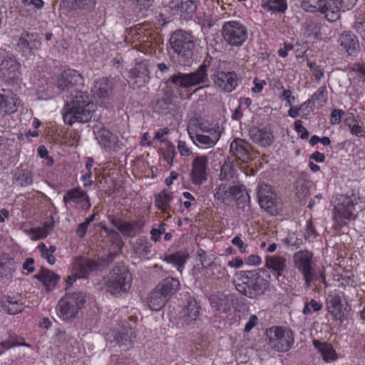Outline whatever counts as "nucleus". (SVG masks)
Listing matches in <instances>:
<instances>
[{
  "label": "nucleus",
  "instance_id": "5",
  "mask_svg": "<svg viewBox=\"0 0 365 365\" xmlns=\"http://www.w3.org/2000/svg\"><path fill=\"white\" fill-rule=\"evenodd\" d=\"M86 302V295L81 292L66 293L56 306V313L60 319L69 321L75 319Z\"/></svg>",
  "mask_w": 365,
  "mask_h": 365
},
{
  "label": "nucleus",
  "instance_id": "12",
  "mask_svg": "<svg viewBox=\"0 0 365 365\" xmlns=\"http://www.w3.org/2000/svg\"><path fill=\"white\" fill-rule=\"evenodd\" d=\"M357 204L356 199L354 196H341L339 202L335 207L336 215H335L336 226L342 227L346 223L344 220H355L356 215H354L355 205Z\"/></svg>",
  "mask_w": 365,
  "mask_h": 365
},
{
  "label": "nucleus",
  "instance_id": "60",
  "mask_svg": "<svg viewBox=\"0 0 365 365\" xmlns=\"http://www.w3.org/2000/svg\"><path fill=\"white\" fill-rule=\"evenodd\" d=\"M176 155L175 146L168 142L166 150L164 153L165 160L170 165L173 164V158Z\"/></svg>",
  "mask_w": 365,
  "mask_h": 365
},
{
  "label": "nucleus",
  "instance_id": "64",
  "mask_svg": "<svg viewBox=\"0 0 365 365\" xmlns=\"http://www.w3.org/2000/svg\"><path fill=\"white\" fill-rule=\"evenodd\" d=\"M52 224H45L43 227H38L35 230H31L33 232H36L38 238H43L47 236L49 230L53 229Z\"/></svg>",
  "mask_w": 365,
  "mask_h": 365
},
{
  "label": "nucleus",
  "instance_id": "8",
  "mask_svg": "<svg viewBox=\"0 0 365 365\" xmlns=\"http://www.w3.org/2000/svg\"><path fill=\"white\" fill-rule=\"evenodd\" d=\"M222 36L229 46L239 47L247 39V29L239 21H226L222 27Z\"/></svg>",
  "mask_w": 365,
  "mask_h": 365
},
{
  "label": "nucleus",
  "instance_id": "51",
  "mask_svg": "<svg viewBox=\"0 0 365 365\" xmlns=\"http://www.w3.org/2000/svg\"><path fill=\"white\" fill-rule=\"evenodd\" d=\"M327 91L326 86H321L308 100V102H312V103H319L320 106H324L327 102Z\"/></svg>",
  "mask_w": 365,
  "mask_h": 365
},
{
  "label": "nucleus",
  "instance_id": "43",
  "mask_svg": "<svg viewBox=\"0 0 365 365\" xmlns=\"http://www.w3.org/2000/svg\"><path fill=\"white\" fill-rule=\"evenodd\" d=\"M169 299L166 298L158 289H155L148 299V305L154 311L160 310Z\"/></svg>",
  "mask_w": 365,
  "mask_h": 365
},
{
  "label": "nucleus",
  "instance_id": "37",
  "mask_svg": "<svg viewBox=\"0 0 365 365\" xmlns=\"http://www.w3.org/2000/svg\"><path fill=\"white\" fill-rule=\"evenodd\" d=\"M341 10L335 0H324L321 7V14L330 22H334L340 18Z\"/></svg>",
  "mask_w": 365,
  "mask_h": 365
},
{
  "label": "nucleus",
  "instance_id": "40",
  "mask_svg": "<svg viewBox=\"0 0 365 365\" xmlns=\"http://www.w3.org/2000/svg\"><path fill=\"white\" fill-rule=\"evenodd\" d=\"M94 96L98 98L106 99L112 94V86L106 78H101L95 81L93 89Z\"/></svg>",
  "mask_w": 365,
  "mask_h": 365
},
{
  "label": "nucleus",
  "instance_id": "24",
  "mask_svg": "<svg viewBox=\"0 0 365 365\" xmlns=\"http://www.w3.org/2000/svg\"><path fill=\"white\" fill-rule=\"evenodd\" d=\"M240 184L221 183L214 191V197L222 203L229 204L240 191Z\"/></svg>",
  "mask_w": 365,
  "mask_h": 365
},
{
  "label": "nucleus",
  "instance_id": "53",
  "mask_svg": "<svg viewBox=\"0 0 365 365\" xmlns=\"http://www.w3.org/2000/svg\"><path fill=\"white\" fill-rule=\"evenodd\" d=\"M207 268L211 271L210 277L214 279H221L225 275L226 269L220 264L211 262L208 264Z\"/></svg>",
  "mask_w": 365,
  "mask_h": 365
},
{
  "label": "nucleus",
  "instance_id": "13",
  "mask_svg": "<svg viewBox=\"0 0 365 365\" xmlns=\"http://www.w3.org/2000/svg\"><path fill=\"white\" fill-rule=\"evenodd\" d=\"M63 202L66 207L70 205L75 209L88 210L91 207L90 197L86 191L77 187L67 190L63 197Z\"/></svg>",
  "mask_w": 365,
  "mask_h": 365
},
{
  "label": "nucleus",
  "instance_id": "2",
  "mask_svg": "<svg viewBox=\"0 0 365 365\" xmlns=\"http://www.w3.org/2000/svg\"><path fill=\"white\" fill-rule=\"evenodd\" d=\"M269 278V274L264 269L241 270L236 273L233 282L241 294L257 299L268 289Z\"/></svg>",
  "mask_w": 365,
  "mask_h": 365
},
{
  "label": "nucleus",
  "instance_id": "49",
  "mask_svg": "<svg viewBox=\"0 0 365 365\" xmlns=\"http://www.w3.org/2000/svg\"><path fill=\"white\" fill-rule=\"evenodd\" d=\"M324 0H302L301 8L307 12H320Z\"/></svg>",
  "mask_w": 365,
  "mask_h": 365
},
{
  "label": "nucleus",
  "instance_id": "56",
  "mask_svg": "<svg viewBox=\"0 0 365 365\" xmlns=\"http://www.w3.org/2000/svg\"><path fill=\"white\" fill-rule=\"evenodd\" d=\"M240 192L236 197H234L233 200H235L237 204V206L240 208H244L245 205L247 202H249L250 197L247 192L246 187L243 185H240Z\"/></svg>",
  "mask_w": 365,
  "mask_h": 365
},
{
  "label": "nucleus",
  "instance_id": "27",
  "mask_svg": "<svg viewBox=\"0 0 365 365\" xmlns=\"http://www.w3.org/2000/svg\"><path fill=\"white\" fill-rule=\"evenodd\" d=\"M18 98L11 91L0 90V113L11 114L17 110Z\"/></svg>",
  "mask_w": 365,
  "mask_h": 365
},
{
  "label": "nucleus",
  "instance_id": "21",
  "mask_svg": "<svg viewBox=\"0 0 365 365\" xmlns=\"http://www.w3.org/2000/svg\"><path fill=\"white\" fill-rule=\"evenodd\" d=\"M135 337V331L130 327H123L120 331L111 330L106 334V340L110 344L114 343V346H124L126 349L130 346Z\"/></svg>",
  "mask_w": 365,
  "mask_h": 365
},
{
  "label": "nucleus",
  "instance_id": "63",
  "mask_svg": "<svg viewBox=\"0 0 365 365\" xmlns=\"http://www.w3.org/2000/svg\"><path fill=\"white\" fill-rule=\"evenodd\" d=\"M341 11L350 10L356 4L357 0H335Z\"/></svg>",
  "mask_w": 365,
  "mask_h": 365
},
{
  "label": "nucleus",
  "instance_id": "41",
  "mask_svg": "<svg viewBox=\"0 0 365 365\" xmlns=\"http://www.w3.org/2000/svg\"><path fill=\"white\" fill-rule=\"evenodd\" d=\"M34 176L31 170L17 168L14 173L13 182L21 187H26L33 183Z\"/></svg>",
  "mask_w": 365,
  "mask_h": 365
},
{
  "label": "nucleus",
  "instance_id": "10",
  "mask_svg": "<svg viewBox=\"0 0 365 365\" xmlns=\"http://www.w3.org/2000/svg\"><path fill=\"white\" fill-rule=\"evenodd\" d=\"M312 258L313 254L308 250H300L294 255V267L303 275L307 287L317 277L316 271L312 266Z\"/></svg>",
  "mask_w": 365,
  "mask_h": 365
},
{
  "label": "nucleus",
  "instance_id": "7",
  "mask_svg": "<svg viewBox=\"0 0 365 365\" xmlns=\"http://www.w3.org/2000/svg\"><path fill=\"white\" fill-rule=\"evenodd\" d=\"M22 66L17 58L6 56L0 62V81L6 86H19L22 81Z\"/></svg>",
  "mask_w": 365,
  "mask_h": 365
},
{
  "label": "nucleus",
  "instance_id": "31",
  "mask_svg": "<svg viewBox=\"0 0 365 365\" xmlns=\"http://www.w3.org/2000/svg\"><path fill=\"white\" fill-rule=\"evenodd\" d=\"M312 344L320 354L324 362L329 364L336 361L339 359L338 354L331 344L314 339L312 340Z\"/></svg>",
  "mask_w": 365,
  "mask_h": 365
},
{
  "label": "nucleus",
  "instance_id": "6",
  "mask_svg": "<svg viewBox=\"0 0 365 365\" xmlns=\"http://www.w3.org/2000/svg\"><path fill=\"white\" fill-rule=\"evenodd\" d=\"M205 60L198 68L188 73L178 72L170 77V82L177 87L188 88L202 84V87H208L210 80L208 78V65Z\"/></svg>",
  "mask_w": 365,
  "mask_h": 365
},
{
  "label": "nucleus",
  "instance_id": "36",
  "mask_svg": "<svg viewBox=\"0 0 365 365\" xmlns=\"http://www.w3.org/2000/svg\"><path fill=\"white\" fill-rule=\"evenodd\" d=\"M34 277L40 281L46 287L47 291L53 290L60 280L58 274L45 268H41Z\"/></svg>",
  "mask_w": 365,
  "mask_h": 365
},
{
  "label": "nucleus",
  "instance_id": "57",
  "mask_svg": "<svg viewBox=\"0 0 365 365\" xmlns=\"http://www.w3.org/2000/svg\"><path fill=\"white\" fill-rule=\"evenodd\" d=\"M296 195L299 200H302L310 195L309 190V182H297Z\"/></svg>",
  "mask_w": 365,
  "mask_h": 365
},
{
  "label": "nucleus",
  "instance_id": "38",
  "mask_svg": "<svg viewBox=\"0 0 365 365\" xmlns=\"http://www.w3.org/2000/svg\"><path fill=\"white\" fill-rule=\"evenodd\" d=\"M200 307L198 305L196 299L193 297H190L184 311L183 323L186 325H191L196 321L200 314Z\"/></svg>",
  "mask_w": 365,
  "mask_h": 365
},
{
  "label": "nucleus",
  "instance_id": "17",
  "mask_svg": "<svg viewBox=\"0 0 365 365\" xmlns=\"http://www.w3.org/2000/svg\"><path fill=\"white\" fill-rule=\"evenodd\" d=\"M41 45V38L36 33L23 32L16 44V51L23 56H29Z\"/></svg>",
  "mask_w": 365,
  "mask_h": 365
},
{
  "label": "nucleus",
  "instance_id": "34",
  "mask_svg": "<svg viewBox=\"0 0 365 365\" xmlns=\"http://www.w3.org/2000/svg\"><path fill=\"white\" fill-rule=\"evenodd\" d=\"M63 7L68 11L90 12L96 6V0H62Z\"/></svg>",
  "mask_w": 365,
  "mask_h": 365
},
{
  "label": "nucleus",
  "instance_id": "55",
  "mask_svg": "<svg viewBox=\"0 0 365 365\" xmlns=\"http://www.w3.org/2000/svg\"><path fill=\"white\" fill-rule=\"evenodd\" d=\"M322 308V303L316 301L315 299H311L309 302H307L304 304V307L302 310V313L304 315H309L313 312H318Z\"/></svg>",
  "mask_w": 365,
  "mask_h": 365
},
{
  "label": "nucleus",
  "instance_id": "9",
  "mask_svg": "<svg viewBox=\"0 0 365 365\" xmlns=\"http://www.w3.org/2000/svg\"><path fill=\"white\" fill-rule=\"evenodd\" d=\"M257 198L260 207L265 212L270 215H278L281 209L280 199L269 185H259Z\"/></svg>",
  "mask_w": 365,
  "mask_h": 365
},
{
  "label": "nucleus",
  "instance_id": "61",
  "mask_svg": "<svg viewBox=\"0 0 365 365\" xmlns=\"http://www.w3.org/2000/svg\"><path fill=\"white\" fill-rule=\"evenodd\" d=\"M351 70L358 73V76L361 78L362 82L365 83V62L354 63L352 65Z\"/></svg>",
  "mask_w": 365,
  "mask_h": 365
},
{
  "label": "nucleus",
  "instance_id": "16",
  "mask_svg": "<svg viewBox=\"0 0 365 365\" xmlns=\"http://www.w3.org/2000/svg\"><path fill=\"white\" fill-rule=\"evenodd\" d=\"M200 129L207 134L197 133L192 135V133H189L193 143L200 148H212L220 138L221 133L219 130L220 128L218 126L217 128H208L206 125H201Z\"/></svg>",
  "mask_w": 365,
  "mask_h": 365
},
{
  "label": "nucleus",
  "instance_id": "47",
  "mask_svg": "<svg viewBox=\"0 0 365 365\" xmlns=\"http://www.w3.org/2000/svg\"><path fill=\"white\" fill-rule=\"evenodd\" d=\"M262 7L272 13H284L287 9V0H264Z\"/></svg>",
  "mask_w": 365,
  "mask_h": 365
},
{
  "label": "nucleus",
  "instance_id": "28",
  "mask_svg": "<svg viewBox=\"0 0 365 365\" xmlns=\"http://www.w3.org/2000/svg\"><path fill=\"white\" fill-rule=\"evenodd\" d=\"M0 303L3 309L10 315L17 314L24 309V303L20 297L3 295Z\"/></svg>",
  "mask_w": 365,
  "mask_h": 365
},
{
  "label": "nucleus",
  "instance_id": "1",
  "mask_svg": "<svg viewBox=\"0 0 365 365\" xmlns=\"http://www.w3.org/2000/svg\"><path fill=\"white\" fill-rule=\"evenodd\" d=\"M83 83V77L78 71L68 69L62 73L56 82V87L63 98H66L65 107H86L94 105L89 93L80 89Z\"/></svg>",
  "mask_w": 365,
  "mask_h": 365
},
{
  "label": "nucleus",
  "instance_id": "29",
  "mask_svg": "<svg viewBox=\"0 0 365 365\" xmlns=\"http://www.w3.org/2000/svg\"><path fill=\"white\" fill-rule=\"evenodd\" d=\"M94 133L98 143L106 150L114 148L118 142V136L105 127L94 130Z\"/></svg>",
  "mask_w": 365,
  "mask_h": 365
},
{
  "label": "nucleus",
  "instance_id": "42",
  "mask_svg": "<svg viewBox=\"0 0 365 365\" xmlns=\"http://www.w3.org/2000/svg\"><path fill=\"white\" fill-rule=\"evenodd\" d=\"M189 257L185 251H178L173 254L165 255L163 261L172 264L177 267L180 272H182V268Z\"/></svg>",
  "mask_w": 365,
  "mask_h": 365
},
{
  "label": "nucleus",
  "instance_id": "62",
  "mask_svg": "<svg viewBox=\"0 0 365 365\" xmlns=\"http://www.w3.org/2000/svg\"><path fill=\"white\" fill-rule=\"evenodd\" d=\"M294 129L298 134H300V138L305 140L309 137V131L302 125V122L300 120H297L294 122Z\"/></svg>",
  "mask_w": 365,
  "mask_h": 365
},
{
  "label": "nucleus",
  "instance_id": "46",
  "mask_svg": "<svg viewBox=\"0 0 365 365\" xmlns=\"http://www.w3.org/2000/svg\"><path fill=\"white\" fill-rule=\"evenodd\" d=\"M153 245L145 237H140L137 240L134 250L135 253L143 258H148L151 253Z\"/></svg>",
  "mask_w": 365,
  "mask_h": 365
},
{
  "label": "nucleus",
  "instance_id": "35",
  "mask_svg": "<svg viewBox=\"0 0 365 365\" xmlns=\"http://www.w3.org/2000/svg\"><path fill=\"white\" fill-rule=\"evenodd\" d=\"M16 267L17 264L10 255L7 253L0 255V276L1 278L11 279Z\"/></svg>",
  "mask_w": 365,
  "mask_h": 365
},
{
  "label": "nucleus",
  "instance_id": "52",
  "mask_svg": "<svg viewBox=\"0 0 365 365\" xmlns=\"http://www.w3.org/2000/svg\"><path fill=\"white\" fill-rule=\"evenodd\" d=\"M7 339L11 341V345L16 346L31 347V345L26 343L23 337L16 334L14 331L9 330L6 333Z\"/></svg>",
  "mask_w": 365,
  "mask_h": 365
},
{
  "label": "nucleus",
  "instance_id": "15",
  "mask_svg": "<svg viewBox=\"0 0 365 365\" xmlns=\"http://www.w3.org/2000/svg\"><path fill=\"white\" fill-rule=\"evenodd\" d=\"M104 262L105 260L103 258L91 259L78 257L73 265V269L79 274V277L86 279L91 274L103 268Z\"/></svg>",
  "mask_w": 365,
  "mask_h": 365
},
{
  "label": "nucleus",
  "instance_id": "33",
  "mask_svg": "<svg viewBox=\"0 0 365 365\" xmlns=\"http://www.w3.org/2000/svg\"><path fill=\"white\" fill-rule=\"evenodd\" d=\"M264 266L279 279L287 269V259L279 255L267 256Z\"/></svg>",
  "mask_w": 365,
  "mask_h": 365
},
{
  "label": "nucleus",
  "instance_id": "54",
  "mask_svg": "<svg viewBox=\"0 0 365 365\" xmlns=\"http://www.w3.org/2000/svg\"><path fill=\"white\" fill-rule=\"evenodd\" d=\"M307 65L310 68L317 81H319L324 77V68L320 65L310 59L307 60Z\"/></svg>",
  "mask_w": 365,
  "mask_h": 365
},
{
  "label": "nucleus",
  "instance_id": "20",
  "mask_svg": "<svg viewBox=\"0 0 365 365\" xmlns=\"http://www.w3.org/2000/svg\"><path fill=\"white\" fill-rule=\"evenodd\" d=\"M326 306L328 312L333 317L335 320L341 322L347 319L346 313L348 312L347 307H344L341 302V298L337 293H330L326 299Z\"/></svg>",
  "mask_w": 365,
  "mask_h": 365
},
{
  "label": "nucleus",
  "instance_id": "58",
  "mask_svg": "<svg viewBox=\"0 0 365 365\" xmlns=\"http://www.w3.org/2000/svg\"><path fill=\"white\" fill-rule=\"evenodd\" d=\"M38 250L41 252V256L44 259H46V260L49 264H51V265L54 264V263L56 262V258L53 256V255L48 252V251L47 250V247L46 246V245L44 243L41 242L38 245Z\"/></svg>",
  "mask_w": 365,
  "mask_h": 365
},
{
  "label": "nucleus",
  "instance_id": "3",
  "mask_svg": "<svg viewBox=\"0 0 365 365\" xmlns=\"http://www.w3.org/2000/svg\"><path fill=\"white\" fill-rule=\"evenodd\" d=\"M132 281L133 276L128 267L123 262H118L105 278V285L110 294H121L130 290Z\"/></svg>",
  "mask_w": 365,
  "mask_h": 365
},
{
  "label": "nucleus",
  "instance_id": "48",
  "mask_svg": "<svg viewBox=\"0 0 365 365\" xmlns=\"http://www.w3.org/2000/svg\"><path fill=\"white\" fill-rule=\"evenodd\" d=\"M345 124L349 127L350 133L359 138H365V130L359 125L357 120L354 117L346 118Z\"/></svg>",
  "mask_w": 365,
  "mask_h": 365
},
{
  "label": "nucleus",
  "instance_id": "50",
  "mask_svg": "<svg viewBox=\"0 0 365 365\" xmlns=\"http://www.w3.org/2000/svg\"><path fill=\"white\" fill-rule=\"evenodd\" d=\"M180 13L183 14L185 19H190L195 13L197 10L196 1L193 0H187L182 3L180 5Z\"/></svg>",
  "mask_w": 365,
  "mask_h": 365
},
{
  "label": "nucleus",
  "instance_id": "18",
  "mask_svg": "<svg viewBox=\"0 0 365 365\" xmlns=\"http://www.w3.org/2000/svg\"><path fill=\"white\" fill-rule=\"evenodd\" d=\"M214 85L220 91L230 93L238 86V78L234 71H219L211 76Z\"/></svg>",
  "mask_w": 365,
  "mask_h": 365
},
{
  "label": "nucleus",
  "instance_id": "4",
  "mask_svg": "<svg viewBox=\"0 0 365 365\" xmlns=\"http://www.w3.org/2000/svg\"><path fill=\"white\" fill-rule=\"evenodd\" d=\"M195 37L189 32L177 30L170 38L171 49L184 65L192 62L195 48Z\"/></svg>",
  "mask_w": 365,
  "mask_h": 365
},
{
  "label": "nucleus",
  "instance_id": "26",
  "mask_svg": "<svg viewBox=\"0 0 365 365\" xmlns=\"http://www.w3.org/2000/svg\"><path fill=\"white\" fill-rule=\"evenodd\" d=\"M249 135L254 143L262 147L270 146L274 142V135L267 127H252L249 130Z\"/></svg>",
  "mask_w": 365,
  "mask_h": 365
},
{
  "label": "nucleus",
  "instance_id": "22",
  "mask_svg": "<svg viewBox=\"0 0 365 365\" xmlns=\"http://www.w3.org/2000/svg\"><path fill=\"white\" fill-rule=\"evenodd\" d=\"M272 346L277 351L286 352L294 344V338L291 331L284 332L281 328H276L274 336L270 337Z\"/></svg>",
  "mask_w": 365,
  "mask_h": 365
},
{
  "label": "nucleus",
  "instance_id": "19",
  "mask_svg": "<svg viewBox=\"0 0 365 365\" xmlns=\"http://www.w3.org/2000/svg\"><path fill=\"white\" fill-rule=\"evenodd\" d=\"M208 158L206 155L197 156L192 163L190 178L195 185H200L207 180Z\"/></svg>",
  "mask_w": 365,
  "mask_h": 365
},
{
  "label": "nucleus",
  "instance_id": "11",
  "mask_svg": "<svg viewBox=\"0 0 365 365\" xmlns=\"http://www.w3.org/2000/svg\"><path fill=\"white\" fill-rule=\"evenodd\" d=\"M94 105L80 107H64L63 119L66 124L72 125L75 123H85L91 120L95 111Z\"/></svg>",
  "mask_w": 365,
  "mask_h": 365
},
{
  "label": "nucleus",
  "instance_id": "39",
  "mask_svg": "<svg viewBox=\"0 0 365 365\" xmlns=\"http://www.w3.org/2000/svg\"><path fill=\"white\" fill-rule=\"evenodd\" d=\"M180 287V282L178 279L174 277H167L156 287L167 299H170V297L173 295Z\"/></svg>",
  "mask_w": 365,
  "mask_h": 365
},
{
  "label": "nucleus",
  "instance_id": "30",
  "mask_svg": "<svg viewBox=\"0 0 365 365\" xmlns=\"http://www.w3.org/2000/svg\"><path fill=\"white\" fill-rule=\"evenodd\" d=\"M338 41L349 56H355L359 51L358 38L351 31H344L340 35Z\"/></svg>",
  "mask_w": 365,
  "mask_h": 365
},
{
  "label": "nucleus",
  "instance_id": "23",
  "mask_svg": "<svg viewBox=\"0 0 365 365\" xmlns=\"http://www.w3.org/2000/svg\"><path fill=\"white\" fill-rule=\"evenodd\" d=\"M128 77L133 80L138 87L144 86L150 81V71L147 61L137 62L135 66L128 71Z\"/></svg>",
  "mask_w": 365,
  "mask_h": 365
},
{
  "label": "nucleus",
  "instance_id": "32",
  "mask_svg": "<svg viewBox=\"0 0 365 365\" xmlns=\"http://www.w3.org/2000/svg\"><path fill=\"white\" fill-rule=\"evenodd\" d=\"M209 300L211 307L222 313L230 311L233 303L231 295L220 292L212 295Z\"/></svg>",
  "mask_w": 365,
  "mask_h": 365
},
{
  "label": "nucleus",
  "instance_id": "25",
  "mask_svg": "<svg viewBox=\"0 0 365 365\" xmlns=\"http://www.w3.org/2000/svg\"><path fill=\"white\" fill-rule=\"evenodd\" d=\"M230 151L241 162L248 163L251 160L250 145L242 138H235L230 143Z\"/></svg>",
  "mask_w": 365,
  "mask_h": 365
},
{
  "label": "nucleus",
  "instance_id": "44",
  "mask_svg": "<svg viewBox=\"0 0 365 365\" xmlns=\"http://www.w3.org/2000/svg\"><path fill=\"white\" fill-rule=\"evenodd\" d=\"M173 199V193L163 190L155 195V205L162 212H168Z\"/></svg>",
  "mask_w": 365,
  "mask_h": 365
},
{
  "label": "nucleus",
  "instance_id": "59",
  "mask_svg": "<svg viewBox=\"0 0 365 365\" xmlns=\"http://www.w3.org/2000/svg\"><path fill=\"white\" fill-rule=\"evenodd\" d=\"M317 233L315 228L314 227L313 222L312 220H309L307 222L304 234L305 239L308 240L309 241H312L317 237Z\"/></svg>",
  "mask_w": 365,
  "mask_h": 365
},
{
  "label": "nucleus",
  "instance_id": "45",
  "mask_svg": "<svg viewBox=\"0 0 365 365\" xmlns=\"http://www.w3.org/2000/svg\"><path fill=\"white\" fill-rule=\"evenodd\" d=\"M237 170L235 169V162L230 157L227 156L225 158L220 168V173L219 175L221 180H230L232 179Z\"/></svg>",
  "mask_w": 365,
  "mask_h": 365
},
{
  "label": "nucleus",
  "instance_id": "14",
  "mask_svg": "<svg viewBox=\"0 0 365 365\" xmlns=\"http://www.w3.org/2000/svg\"><path fill=\"white\" fill-rule=\"evenodd\" d=\"M109 222L116 227L125 237L133 238L137 236L142 230L144 223L141 220L125 221L114 215H108Z\"/></svg>",
  "mask_w": 365,
  "mask_h": 365
}]
</instances>
